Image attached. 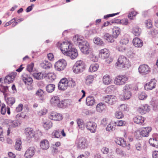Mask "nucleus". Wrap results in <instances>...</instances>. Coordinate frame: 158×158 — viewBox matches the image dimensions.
<instances>
[{
	"label": "nucleus",
	"mask_w": 158,
	"mask_h": 158,
	"mask_svg": "<svg viewBox=\"0 0 158 158\" xmlns=\"http://www.w3.org/2000/svg\"><path fill=\"white\" fill-rule=\"evenodd\" d=\"M116 65L127 69L131 67V64L129 60L123 56H120L116 63Z\"/></svg>",
	"instance_id": "1"
},
{
	"label": "nucleus",
	"mask_w": 158,
	"mask_h": 158,
	"mask_svg": "<svg viewBox=\"0 0 158 158\" xmlns=\"http://www.w3.org/2000/svg\"><path fill=\"white\" fill-rule=\"evenodd\" d=\"M86 68V65L84 62L81 60L76 61L73 66V72L76 74H79L83 72Z\"/></svg>",
	"instance_id": "2"
},
{
	"label": "nucleus",
	"mask_w": 158,
	"mask_h": 158,
	"mask_svg": "<svg viewBox=\"0 0 158 158\" xmlns=\"http://www.w3.org/2000/svg\"><path fill=\"white\" fill-rule=\"evenodd\" d=\"M56 46L60 48L61 52L64 55L72 48V45L71 43L68 41L62 42H59L56 44Z\"/></svg>",
	"instance_id": "3"
},
{
	"label": "nucleus",
	"mask_w": 158,
	"mask_h": 158,
	"mask_svg": "<svg viewBox=\"0 0 158 158\" xmlns=\"http://www.w3.org/2000/svg\"><path fill=\"white\" fill-rule=\"evenodd\" d=\"M110 52L107 48H104L98 51L99 57L103 60H106V61L108 64H110L113 61V59L110 57Z\"/></svg>",
	"instance_id": "4"
},
{
	"label": "nucleus",
	"mask_w": 158,
	"mask_h": 158,
	"mask_svg": "<svg viewBox=\"0 0 158 158\" xmlns=\"http://www.w3.org/2000/svg\"><path fill=\"white\" fill-rule=\"evenodd\" d=\"M128 77L123 74H119L116 76L114 80V84L117 86L124 85L128 81Z\"/></svg>",
	"instance_id": "5"
},
{
	"label": "nucleus",
	"mask_w": 158,
	"mask_h": 158,
	"mask_svg": "<svg viewBox=\"0 0 158 158\" xmlns=\"http://www.w3.org/2000/svg\"><path fill=\"white\" fill-rule=\"evenodd\" d=\"M66 65V61L64 59H61L55 63L54 65L55 69L57 71H62L65 68Z\"/></svg>",
	"instance_id": "6"
},
{
	"label": "nucleus",
	"mask_w": 158,
	"mask_h": 158,
	"mask_svg": "<svg viewBox=\"0 0 158 158\" xmlns=\"http://www.w3.org/2000/svg\"><path fill=\"white\" fill-rule=\"evenodd\" d=\"M76 144L77 148L81 149H85L87 146L86 140L83 137L77 138L76 141Z\"/></svg>",
	"instance_id": "7"
},
{
	"label": "nucleus",
	"mask_w": 158,
	"mask_h": 158,
	"mask_svg": "<svg viewBox=\"0 0 158 158\" xmlns=\"http://www.w3.org/2000/svg\"><path fill=\"white\" fill-rule=\"evenodd\" d=\"M25 133L26 136V140L28 143L31 142L32 138L35 136V131L30 127H27L25 130Z\"/></svg>",
	"instance_id": "8"
},
{
	"label": "nucleus",
	"mask_w": 158,
	"mask_h": 158,
	"mask_svg": "<svg viewBox=\"0 0 158 158\" xmlns=\"http://www.w3.org/2000/svg\"><path fill=\"white\" fill-rule=\"evenodd\" d=\"M139 73L143 75H145L151 72L150 67L147 64H143L140 65L138 69Z\"/></svg>",
	"instance_id": "9"
},
{
	"label": "nucleus",
	"mask_w": 158,
	"mask_h": 158,
	"mask_svg": "<svg viewBox=\"0 0 158 158\" xmlns=\"http://www.w3.org/2000/svg\"><path fill=\"white\" fill-rule=\"evenodd\" d=\"M81 52L84 54H89L90 52V46L89 43L86 41L84 42L79 46Z\"/></svg>",
	"instance_id": "10"
},
{
	"label": "nucleus",
	"mask_w": 158,
	"mask_h": 158,
	"mask_svg": "<svg viewBox=\"0 0 158 158\" xmlns=\"http://www.w3.org/2000/svg\"><path fill=\"white\" fill-rule=\"evenodd\" d=\"M48 117L50 119L58 121H60L63 118L61 114L55 112H52L49 113Z\"/></svg>",
	"instance_id": "11"
},
{
	"label": "nucleus",
	"mask_w": 158,
	"mask_h": 158,
	"mask_svg": "<svg viewBox=\"0 0 158 158\" xmlns=\"http://www.w3.org/2000/svg\"><path fill=\"white\" fill-rule=\"evenodd\" d=\"M77 50L75 48H72L67 53L65 56H69L71 59H75L78 56Z\"/></svg>",
	"instance_id": "12"
},
{
	"label": "nucleus",
	"mask_w": 158,
	"mask_h": 158,
	"mask_svg": "<svg viewBox=\"0 0 158 158\" xmlns=\"http://www.w3.org/2000/svg\"><path fill=\"white\" fill-rule=\"evenodd\" d=\"M68 80L66 78H63L61 79L58 84V88L61 90H65L68 86Z\"/></svg>",
	"instance_id": "13"
},
{
	"label": "nucleus",
	"mask_w": 158,
	"mask_h": 158,
	"mask_svg": "<svg viewBox=\"0 0 158 158\" xmlns=\"http://www.w3.org/2000/svg\"><path fill=\"white\" fill-rule=\"evenodd\" d=\"M97 127L96 124L94 122L89 121L86 123V128L92 133H94L95 132Z\"/></svg>",
	"instance_id": "14"
},
{
	"label": "nucleus",
	"mask_w": 158,
	"mask_h": 158,
	"mask_svg": "<svg viewBox=\"0 0 158 158\" xmlns=\"http://www.w3.org/2000/svg\"><path fill=\"white\" fill-rule=\"evenodd\" d=\"M35 149L34 147H30L26 151L24 154V156L26 158H31L34 155Z\"/></svg>",
	"instance_id": "15"
},
{
	"label": "nucleus",
	"mask_w": 158,
	"mask_h": 158,
	"mask_svg": "<svg viewBox=\"0 0 158 158\" xmlns=\"http://www.w3.org/2000/svg\"><path fill=\"white\" fill-rule=\"evenodd\" d=\"M141 136L144 137H148L149 136L150 132L152 131L151 127H147L142 128L140 130Z\"/></svg>",
	"instance_id": "16"
},
{
	"label": "nucleus",
	"mask_w": 158,
	"mask_h": 158,
	"mask_svg": "<svg viewBox=\"0 0 158 158\" xmlns=\"http://www.w3.org/2000/svg\"><path fill=\"white\" fill-rule=\"evenodd\" d=\"M73 40L75 44L78 45V46L85 41L83 36L78 35L74 36L73 38Z\"/></svg>",
	"instance_id": "17"
},
{
	"label": "nucleus",
	"mask_w": 158,
	"mask_h": 158,
	"mask_svg": "<svg viewBox=\"0 0 158 158\" xmlns=\"http://www.w3.org/2000/svg\"><path fill=\"white\" fill-rule=\"evenodd\" d=\"M115 143L120 145L123 147H128L130 148V145L129 143L128 144L127 142L124 140L123 138H117L115 140Z\"/></svg>",
	"instance_id": "18"
},
{
	"label": "nucleus",
	"mask_w": 158,
	"mask_h": 158,
	"mask_svg": "<svg viewBox=\"0 0 158 158\" xmlns=\"http://www.w3.org/2000/svg\"><path fill=\"white\" fill-rule=\"evenodd\" d=\"M156 84L155 80L154 79L152 80L149 82L145 84V89L147 90H151L155 87Z\"/></svg>",
	"instance_id": "19"
},
{
	"label": "nucleus",
	"mask_w": 158,
	"mask_h": 158,
	"mask_svg": "<svg viewBox=\"0 0 158 158\" xmlns=\"http://www.w3.org/2000/svg\"><path fill=\"white\" fill-rule=\"evenodd\" d=\"M22 79L24 83L28 85L31 84L33 82L32 78L26 73H24L22 75Z\"/></svg>",
	"instance_id": "20"
},
{
	"label": "nucleus",
	"mask_w": 158,
	"mask_h": 158,
	"mask_svg": "<svg viewBox=\"0 0 158 158\" xmlns=\"http://www.w3.org/2000/svg\"><path fill=\"white\" fill-rule=\"evenodd\" d=\"M150 106L147 104L142 105L138 110V111L142 114H146L150 110Z\"/></svg>",
	"instance_id": "21"
},
{
	"label": "nucleus",
	"mask_w": 158,
	"mask_h": 158,
	"mask_svg": "<svg viewBox=\"0 0 158 158\" xmlns=\"http://www.w3.org/2000/svg\"><path fill=\"white\" fill-rule=\"evenodd\" d=\"M16 75L14 73H11L6 76L4 82L6 84H9L12 83L14 80Z\"/></svg>",
	"instance_id": "22"
},
{
	"label": "nucleus",
	"mask_w": 158,
	"mask_h": 158,
	"mask_svg": "<svg viewBox=\"0 0 158 158\" xmlns=\"http://www.w3.org/2000/svg\"><path fill=\"white\" fill-rule=\"evenodd\" d=\"M95 75H89L86 76L85 78V84L88 85L91 84L95 78Z\"/></svg>",
	"instance_id": "23"
},
{
	"label": "nucleus",
	"mask_w": 158,
	"mask_h": 158,
	"mask_svg": "<svg viewBox=\"0 0 158 158\" xmlns=\"http://www.w3.org/2000/svg\"><path fill=\"white\" fill-rule=\"evenodd\" d=\"M133 45L136 47H141L142 46L143 43L141 40L138 38H134L132 41Z\"/></svg>",
	"instance_id": "24"
},
{
	"label": "nucleus",
	"mask_w": 158,
	"mask_h": 158,
	"mask_svg": "<svg viewBox=\"0 0 158 158\" xmlns=\"http://www.w3.org/2000/svg\"><path fill=\"white\" fill-rule=\"evenodd\" d=\"M46 76V72H45L35 73L33 74V76L34 78L37 80L42 79L45 78Z\"/></svg>",
	"instance_id": "25"
},
{
	"label": "nucleus",
	"mask_w": 158,
	"mask_h": 158,
	"mask_svg": "<svg viewBox=\"0 0 158 158\" xmlns=\"http://www.w3.org/2000/svg\"><path fill=\"white\" fill-rule=\"evenodd\" d=\"M69 99H63L61 101H59L57 103V105L58 107L61 108H64L68 106V105L70 104L68 103Z\"/></svg>",
	"instance_id": "26"
},
{
	"label": "nucleus",
	"mask_w": 158,
	"mask_h": 158,
	"mask_svg": "<svg viewBox=\"0 0 158 158\" xmlns=\"http://www.w3.org/2000/svg\"><path fill=\"white\" fill-rule=\"evenodd\" d=\"M103 38L108 42L109 43H112L114 42V41L113 39L114 38L113 37V35H111L108 33H104Z\"/></svg>",
	"instance_id": "27"
},
{
	"label": "nucleus",
	"mask_w": 158,
	"mask_h": 158,
	"mask_svg": "<svg viewBox=\"0 0 158 158\" xmlns=\"http://www.w3.org/2000/svg\"><path fill=\"white\" fill-rule=\"evenodd\" d=\"M40 146L43 150H47L49 147V144L47 139L42 140L40 142Z\"/></svg>",
	"instance_id": "28"
},
{
	"label": "nucleus",
	"mask_w": 158,
	"mask_h": 158,
	"mask_svg": "<svg viewBox=\"0 0 158 158\" xmlns=\"http://www.w3.org/2000/svg\"><path fill=\"white\" fill-rule=\"evenodd\" d=\"M144 118L141 116H137L133 118V121L135 123L142 125L144 123Z\"/></svg>",
	"instance_id": "29"
},
{
	"label": "nucleus",
	"mask_w": 158,
	"mask_h": 158,
	"mask_svg": "<svg viewBox=\"0 0 158 158\" xmlns=\"http://www.w3.org/2000/svg\"><path fill=\"white\" fill-rule=\"evenodd\" d=\"M99 67V64L96 63L91 64L89 69V72L93 73L97 71Z\"/></svg>",
	"instance_id": "30"
},
{
	"label": "nucleus",
	"mask_w": 158,
	"mask_h": 158,
	"mask_svg": "<svg viewBox=\"0 0 158 158\" xmlns=\"http://www.w3.org/2000/svg\"><path fill=\"white\" fill-rule=\"evenodd\" d=\"M102 82L104 85H108L111 83L112 79L109 75H106L103 77Z\"/></svg>",
	"instance_id": "31"
},
{
	"label": "nucleus",
	"mask_w": 158,
	"mask_h": 158,
	"mask_svg": "<svg viewBox=\"0 0 158 158\" xmlns=\"http://www.w3.org/2000/svg\"><path fill=\"white\" fill-rule=\"evenodd\" d=\"M40 66L45 69H49L52 67L51 64L47 60H44L40 64Z\"/></svg>",
	"instance_id": "32"
},
{
	"label": "nucleus",
	"mask_w": 158,
	"mask_h": 158,
	"mask_svg": "<svg viewBox=\"0 0 158 158\" xmlns=\"http://www.w3.org/2000/svg\"><path fill=\"white\" fill-rule=\"evenodd\" d=\"M112 35L114 38H116L120 33V29L117 27H114L113 29Z\"/></svg>",
	"instance_id": "33"
},
{
	"label": "nucleus",
	"mask_w": 158,
	"mask_h": 158,
	"mask_svg": "<svg viewBox=\"0 0 158 158\" xmlns=\"http://www.w3.org/2000/svg\"><path fill=\"white\" fill-rule=\"evenodd\" d=\"M43 126L45 129L48 130L52 127V122L49 120L47 121H44L43 122Z\"/></svg>",
	"instance_id": "34"
},
{
	"label": "nucleus",
	"mask_w": 158,
	"mask_h": 158,
	"mask_svg": "<svg viewBox=\"0 0 158 158\" xmlns=\"http://www.w3.org/2000/svg\"><path fill=\"white\" fill-rule=\"evenodd\" d=\"M105 105L102 102L98 104L96 107L97 110L99 112H102L106 108Z\"/></svg>",
	"instance_id": "35"
},
{
	"label": "nucleus",
	"mask_w": 158,
	"mask_h": 158,
	"mask_svg": "<svg viewBox=\"0 0 158 158\" xmlns=\"http://www.w3.org/2000/svg\"><path fill=\"white\" fill-rule=\"evenodd\" d=\"M93 41L95 44L99 46H102L104 44L103 41L98 37H95Z\"/></svg>",
	"instance_id": "36"
},
{
	"label": "nucleus",
	"mask_w": 158,
	"mask_h": 158,
	"mask_svg": "<svg viewBox=\"0 0 158 158\" xmlns=\"http://www.w3.org/2000/svg\"><path fill=\"white\" fill-rule=\"evenodd\" d=\"M149 143L151 146L156 147L158 143V140L156 138H151L149 139Z\"/></svg>",
	"instance_id": "37"
},
{
	"label": "nucleus",
	"mask_w": 158,
	"mask_h": 158,
	"mask_svg": "<svg viewBox=\"0 0 158 158\" xmlns=\"http://www.w3.org/2000/svg\"><path fill=\"white\" fill-rule=\"evenodd\" d=\"M132 32L135 36H139L140 34L141 31L138 27L136 26L133 28Z\"/></svg>",
	"instance_id": "38"
},
{
	"label": "nucleus",
	"mask_w": 158,
	"mask_h": 158,
	"mask_svg": "<svg viewBox=\"0 0 158 158\" xmlns=\"http://www.w3.org/2000/svg\"><path fill=\"white\" fill-rule=\"evenodd\" d=\"M55 88L54 85L52 84H50L47 85L46 86V90L48 93H51L53 92Z\"/></svg>",
	"instance_id": "39"
},
{
	"label": "nucleus",
	"mask_w": 158,
	"mask_h": 158,
	"mask_svg": "<svg viewBox=\"0 0 158 158\" xmlns=\"http://www.w3.org/2000/svg\"><path fill=\"white\" fill-rule=\"evenodd\" d=\"M21 141L20 139L17 140L15 145V149L17 150H20L21 149Z\"/></svg>",
	"instance_id": "40"
},
{
	"label": "nucleus",
	"mask_w": 158,
	"mask_h": 158,
	"mask_svg": "<svg viewBox=\"0 0 158 158\" xmlns=\"http://www.w3.org/2000/svg\"><path fill=\"white\" fill-rule=\"evenodd\" d=\"M77 124L79 128L82 129L84 128V121L81 118H78L77 120Z\"/></svg>",
	"instance_id": "41"
},
{
	"label": "nucleus",
	"mask_w": 158,
	"mask_h": 158,
	"mask_svg": "<svg viewBox=\"0 0 158 158\" xmlns=\"http://www.w3.org/2000/svg\"><path fill=\"white\" fill-rule=\"evenodd\" d=\"M137 14L138 13L135 11H131L128 15V17L131 20H134Z\"/></svg>",
	"instance_id": "42"
},
{
	"label": "nucleus",
	"mask_w": 158,
	"mask_h": 158,
	"mask_svg": "<svg viewBox=\"0 0 158 158\" xmlns=\"http://www.w3.org/2000/svg\"><path fill=\"white\" fill-rule=\"evenodd\" d=\"M35 94L40 97H43L45 96L46 94L42 89H39L37 91Z\"/></svg>",
	"instance_id": "43"
},
{
	"label": "nucleus",
	"mask_w": 158,
	"mask_h": 158,
	"mask_svg": "<svg viewBox=\"0 0 158 158\" xmlns=\"http://www.w3.org/2000/svg\"><path fill=\"white\" fill-rule=\"evenodd\" d=\"M46 76L45 77H48L50 81H52L54 80L56 78V75L53 73H47L46 72Z\"/></svg>",
	"instance_id": "44"
},
{
	"label": "nucleus",
	"mask_w": 158,
	"mask_h": 158,
	"mask_svg": "<svg viewBox=\"0 0 158 158\" xmlns=\"http://www.w3.org/2000/svg\"><path fill=\"white\" fill-rule=\"evenodd\" d=\"M115 126L114 125V122L112 124L110 123L109 124L106 128V130L107 131H112L115 129Z\"/></svg>",
	"instance_id": "45"
},
{
	"label": "nucleus",
	"mask_w": 158,
	"mask_h": 158,
	"mask_svg": "<svg viewBox=\"0 0 158 158\" xmlns=\"http://www.w3.org/2000/svg\"><path fill=\"white\" fill-rule=\"evenodd\" d=\"M129 42L128 39L125 37H123L120 41V43L121 44L123 45H126Z\"/></svg>",
	"instance_id": "46"
},
{
	"label": "nucleus",
	"mask_w": 158,
	"mask_h": 158,
	"mask_svg": "<svg viewBox=\"0 0 158 158\" xmlns=\"http://www.w3.org/2000/svg\"><path fill=\"white\" fill-rule=\"evenodd\" d=\"M126 122L123 120H118L117 122H114V125L115 126H122L125 125Z\"/></svg>",
	"instance_id": "47"
},
{
	"label": "nucleus",
	"mask_w": 158,
	"mask_h": 158,
	"mask_svg": "<svg viewBox=\"0 0 158 158\" xmlns=\"http://www.w3.org/2000/svg\"><path fill=\"white\" fill-rule=\"evenodd\" d=\"M115 116L116 118L120 119L124 117V115L121 111H117L115 113Z\"/></svg>",
	"instance_id": "48"
},
{
	"label": "nucleus",
	"mask_w": 158,
	"mask_h": 158,
	"mask_svg": "<svg viewBox=\"0 0 158 158\" xmlns=\"http://www.w3.org/2000/svg\"><path fill=\"white\" fill-rule=\"evenodd\" d=\"M132 89V85L130 84L126 85L123 87V90L124 92H129Z\"/></svg>",
	"instance_id": "49"
},
{
	"label": "nucleus",
	"mask_w": 158,
	"mask_h": 158,
	"mask_svg": "<svg viewBox=\"0 0 158 158\" xmlns=\"http://www.w3.org/2000/svg\"><path fill=\"white\" fill-rule=\"evenodd\" d=\"M124 93L123 95L124 99H130L132 98V94L129 91V92H124Z\"/></svg>",
	"instance_id": "50"
},
{
	"label": "nucleus",
	"mask_w": 158,
	"mask_h": 158,
	"mask_svg": "<svg viewBox=\"0 0 158 158\" xmlns=\"http://www.w3.org/2000/svg\"><path fill=\"white\" fill-rule=\"evenodd\" d=\"M52 135L55 138H59L60 137L61 135L60 134V131H54L52 133Z\"/></svg>",
	"instance_id": "51"
},
{
	"label": "nucleus",
	"mask_w": 158,
	"mask_h": 158,
	"mask_svg": "<svg viewBox=\"0 0 158 158\" xmlns=\"http://www.w3.org/2000/svg\"><path fill=\"white\" fill-rule=\"evenodd\" d=\"M90 60L94 62H97L98 60V57L94 53H92L90 55Z\"/></svg>",
	"instance_id": "52"
},
{
	"label": "nucleus",
	"mask_w": 158,
	"mask_h": 158,
	"mask_svg": "<svg viewBox=\"0 0 158 158\" xmlns=\"http://www.w3.org/2000/svg\"><path fill=\"white\" fill-rule=\"evenodd\" d=\"M86 103L88 106H93L94 103V99H86Z\"/></svg>",
	"instance_id": "53"
},
{
	"label": "nucleus",
	"mask_w": 158,
	"mask_h": 158,
	"mask_svg": "<svg viewBox=\"0 0 158 158\" xmlns=\"http://www.w3.org/2000/svg\"><path fill=\"white\" fill-rule=\"evenodd\" d=\"M116 49L120 52H123L125 50L126 48L121 45H118L116 47Z\"/></svg>",
	"instance_id": "54"
},
{
	"label": "nucleus",
	"mask_w": 158,
	"mask_h": 158,
	"mask_svg": "<svg viewBox=\"0 0 158 158\" xmlns=\"http://www.w3.org/2000/svg\"><path fill=\"white\" fill-rule=\"evenodd\" d=\"M18 121L15 120L11 122V124L10 125V127L11 128L15 127L18 126Z\"/></svg>",
	"instance_id": "55"
},
{
	"label": "nucleus",
	"mask_w": 158,
	"mask_h": 158,
	"mask_svg": "<svg viewBox=\"0 0 158 158\" xmlns=\"http://www.w3.org/2000/svg\"><path fill=\"white\" fill-rule=\"evenodd\" d=\"M6 108L5 104H2L1 108V112L2 114L4 115L6 112Z\"/></svg>",
	"instance_id": "56"
},
{
	"label": "nucleus",
	"mask_w": 158,
	"mask_h": 158,
	"mask_svg": "<svg viewBox=\"0 0 158 158\" xmlns=\"http://www.w3.org/2000/svg\"><path fill=\"white\" fill-rule=\"evenodd\" d=\"M135 136L136 139L139 140L140 139V138L142 137V136H141L140 130L138 131L135 132Z\"/></svg>",
	"instance_id": "57"
},
{
	"label": "nucleus",
	"mask_w": 158,
	"mask_h": 158,
	"mask_svg": "<svg viewBox=\"0 0 158 158\" xmlns=\"http://www.w3.org/2000/svg\"><path fill=\"white\" fill-rule=\"evenodd\" d=\"M68 86L71 87H74L76 85V83L73 79H71L68 81Z\"/></svg>",
	"instance_id": "58"
},
{
	"label": "nucleus",
	"mask_w": 158,
	"mask_h": 158,
	"mask_svg": "<svg viewBox=\"0 0 158 158\" xmlns=\"http://www.w3.org/2000/svg\"><path fill=\"white\" fill-rule=\"evenodd\" d=\"M8 90V88L7 86H3L1 85L0 86V91L3 93L6 92Z\"/></svg>",
	"instance_id": "59"
},
{
	"label": "nucleus",
	"mask_w": 158,
	"mask_h": 158,
	"mask_svg": "<svg viewBox=\"0 0 158 158\" xmlns=\"http://www.w3.org/2000/svg\"><path fill=\"white\" fill-rule=\"evenodd\" d=\"M145 24L146 27L148 28H150L152 27V23L151 20H148L145 21Z\"/></svg>",
	"instance_id": "60"
},
{
	"label": "nucleus",
	"mask_w": 158,
	"mask_h": 158,
	"mask_svg": "<svg viewBox=\"0 0 158 158\" xmlns=\"http://www.w3.org/2000/svg\"><path fill=\"white\" fill-rule=\"evenodd\" d=\"M119 110L122 112L127 110V107L125 104H122L119 107Z\"/></svg>",
	"instance_id": "61"
},
{
	"label": "nucleus",
	"mask_w": 158,
	"mask_h": 158,
	"mask_svg": "<svg viewBox=\"0 0 158 158\" xmlns=\"http://www.w3.org/2000/svg\"><path fill=\"white\" fill-rule=\"evenodd\" d=\"M23 108V105L20 103L16 108L15 110L17 112H20L22 111Z\"/></svg>",
	"instance_id": "62"
},
{
	"label": "nucleus",
	"mask_w": 158,
	"mask_h": 158,
	"mask_svg": "<svg viewBox=\"0 0 158 158\" xmlns=\"http://www.w3.org/2000/svg\"><path fill=\"white\" fill-rule=\"evenodd\" d=\"M34 64L31 63L27 65V69L29 72L31 73L32 72L34 67Z\"/></svg>",
	"instance_id": "63"
},
{
	"label": "nucleus",
	"mask_w": 158,
	"mask_h": 158,
	"mask_svg": "<svg viewBox=\"0 0 158 158\" xmlns=\"http://www.w3.org/2000/svg\"><path fill=\"white\" fill-rule=\"evenodd\" d=\"M120 23L123 25H127L128 23V22L127 19H123L120 20Z\"/></svg>",
	"instance_id": "64"
}]
</instances>
